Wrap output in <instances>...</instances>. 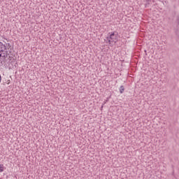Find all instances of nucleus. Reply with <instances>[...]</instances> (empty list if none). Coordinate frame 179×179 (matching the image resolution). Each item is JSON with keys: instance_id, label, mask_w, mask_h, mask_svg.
Returning <instances> with one entry per match:
<instances>
[{"instance_id": "obj_1", "label": "nucleus", "mask_w": 179, "mask_h": 179, "mask_svg": "<svg viewBox=\"0 0 179 179\" xmlns=\"http://www.w3.org/2000/svg\"><path fill=\"white\" fill-rule=\"evenodd\" d=\"M0 58H8L7 46L0 42Z\"/></svg>"}, {"instance_id": "obj_6", "label": "nucleus", "mask_w": 179, "mask_h": 179, "mask_svg": "<svg viewBox=\"0 0 179 179\" xmlns=\"http://www.w3.org/2000/svg\"><path fill=\"white\" fill-rule=\"evenodd\" d=\"M1 80H2V77H1V75H0V83H1Z\"/></svg>"}, {"instance_id": "obj_4", "label": "nucleus", "mask_w": 179, "mask_h": 179, "mask_svg": "<svg viewBox=\"0 0 179 179\" xmlns=\"http://www.w3.org/2000/svg\"><path fill=\"white\" fill-rule=\"evenodd\" d=\"M3 171V165L0 164V173H2Z\"/></svg>"}, {"instance_id": "obj_2", "label": "nucleus", "mask_w": 179, "mask_h": 179, "mask_svg": "<svg viewBox=\"0 0 179 179\" xmlns=\"http://www.w3.org/2000/svg\"><path fill=\"white\" fill-rule=\"evenodd\" d=\"M108 38H109L108 40V43H113L114 42V40L117 39V36L115 35V32L112 33L110 36L109 38L108 37Z\"/></svg>"}, {"instance_id": "obj_5", "label": "nucleus", "mask_w": 179, "mask_h": 179, "mask_svg": "<svg viewBox=\"0 0 179 179\" xmlns=\"http://www.w3.org/2000/svg\"><path fill=\"white\" fill-rule=\"evenodd\" d=\"M6 45H8L9 48H10V43H8V44H6Z\"/></svg>"}, {"instance_id": "obj_3", "label": "nucleus", "mask_w": 179, "mask_h": 179, "mask_svg": "<svg viewBox=\"0 0 179 179\" xmlns=\"http://www.w3.org/2000/svg\"><path fill=\"white\" fill-rule=\"evenodd\" d=\"M124 85H121L120 87V92L122 94L124 93Z\"/></svg>"}]
</instances>
